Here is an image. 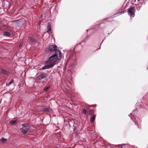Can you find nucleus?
Here are the masks:
<instances>
[{"label": "nucleus", "instance_id": "11", "mask_svg": "<svg viewBox=\"0 0 148 148\" xmlns=\"http://www.w3.org/2000/svg\"><path fill=\"white\" fill-rule=\"evenodd\" d=\"M41 111L42 112H48L49 111V109L48 108H43L41 109Z\"/></svg>", "mask_w": 148, "mask_h": 148}, {"label": "nucleus", "instance_id": "16", "mask_svg": "<svg viewBox=\"0 0 148 148\" xmlns=\"http://www.w3.org/2000/svg\"><path fill=\"white\" fill-rule=\"evenodd\" d=\"M96 116L95 114H93L92 117L90 119V121L91 122H93L95 119Z\"/></svg>", "mask_w": 148, "mask_h": 148}, {"label": "nucleus", "instance_id": "18", "mask_svg": "<svg viewBox=\"0 0 148 148\" xmlns=\"http://www.w3.org/2000/svg\"><path fill=\"white\" fill-rule=\"evenodd\" d=\"M50 88V86H48L47 87H44V90L46 91H47Z\"/></svg>", "mask_w": 148, "mask_h": 148}, {"label": "nucleus", "instance_id": "17", "mask_svg": "<svg viewBox=\"0 0 148 148\" xmlns=\"http://www.w3.org/2000/svg\"><path fill=\"white\" fill-rule=\"evenodd\" d=\"M7 140L3 138H1L0 139V141L3 143H4L7 141Z\"/></svg>", "mask_w": 148, "mask_h": 148}, {"label": "nucleus", "instance_id": "3", "mask_svg": "<svg viewBox=\"0 0 148 148\" xmlns=\"http://www.w3.org/2000/svg\"><path fill=\"white\" fill-rule=\"evenodd\" d=\"M55 54H56V57L58 60H60L61 59L62 55L60 51L58 50L56 51Z\"/></svg>", "mask_w": 148, "mask_h": 148}, {"label": "nucleus", "instance_id": "19", "mask_svg": "<svg viewBox=\"0 0 148 148\" xmlns=\"http://www.w3.org/2000/svg\"><path fill=\"white\" fill-rule=\"evenodd\" d=\"M87 111L86 109H84L83 110V113L84 114H86Z\"/></svg>", "mask_w": 148, "mask_h": 148}, {"label": "nucleus", "instance_id": "4", "mask_svg": "<svg viewBox=\"0 0 148 148\" xmlns=\"http://www.w3.org/2000/svg\"><path fill=\"white\" fill-rule=\"evenodd\" d=\"M46 74L45 73H43L40 75L36 77V79L38 81H40L45 78L46 76Z\"/></svg>", "mask_w": 148, "mask_h": 148}, {"label": "nucleus", "instance_id": "29", "mask_svg": "<svg viewBox=\"0 0 148 148\" xmlns=\"http://www.w3.org/2000/svg\"><path fill=\"white\" fill-rule=\"evenodd\" d=\"M136 124V125L137 124L136 122V124Z\"/></svg>", "mask_w": 148, "mask_h": 148}, {"label": "nucleus", "instance_id": "10", "mask_svg": "<svg viewBox=\"0 0 148 148\" xmlns=\"http://www.w3.org/2000/svg\"><path fill=\"white\" fill-rule=\"evenodd\" d=\"M18 122V120L17 119H16L15 120L10 121L9 123L11 125L16 124Z\"/></svg>", "mask_w": 148, "mask_h": 148}, {"label": "nucleus", "instance_id": "12", "mask_svg": "<svg viewBox=\"0 0 148 148\" xmlns=\"http://www.w3.org/2000/svg\"><path fill=\"white\" fill-rule=\"evenodd\" d=\"M3 35L4 36L10 37V34L9 32H5L3 33Z\"/></svg>", "mask_w": 148, "mask_h": 148}, {"label": "nucleus", "instance_id": "15", "mask_svg": "<svg viewBox=\"0 0 148 148\" xmlns=\"http://www.w3.org/2000/svg\"><path fill=\"white\" fill-rule=\"evenodd\" d=\"M47 33H49V32L51 31V25L50 24L48 25L47 27Z\"/></svg>", "mask_w": 148, "mask_h": 148}, {"label": "nucleus", "instance_id": "26", "mask_svg": "<svg viewBox=\"0 0 148 148\" xmlns=\"http://www.w3.org/2000/svg\"><path fill=\"white\" fill-rule=\"evenodd\" d=\"M1 20H0V24L1 23Z\"/></svg>", "mask_w": 148, "mask_h": 148}, {"label": "nucleus", "instance_id": "7", "mask_svg": "<svg viewBox=\"0 0 148 148\" xmlns=\"http://www.w3.org/2000/svg\"><path fill=\"white\" fill-rule=\"evenodd\" d=\"M0 72L5 75H8L10 73L5 70L2 68H0Z\"/></svg>", "mask_w": 148, "mask_h": 148}, {"label": "nucleus", "instance_id": "28", "mask_svg": "<svg viewBox=\"0 0 148 148\" xmlns=\"http://www.w3.org/2000/svg\"><path fill=\"white\" fill-rule=\"evenodd\" d=\"M1 28L0 27V30H1Z\"/></svg>", "mask_w": 148, "mask_h": 148}, {"label": "nucleus", "instance_id": "20", "mask_svg": "<svg viewBox=\"0 0 148 148\" xmlns=\"http://www.w3.org/2000/svg\"><path fill=\"white\" fill-rule=\"evenodd\" d=\"M14 81V80L13 79H12L11 80V81H10L9 82V84L10 85L11 84H12L13 82Z\"/></svg>", "mask_w": 148, "mask_h": 148}, {"label": "nucleus", "instance_id": "9", "mask_svg": "<svg viewBox=\"0 0 148 148\" xmlns=\"http://www.w3.org/2000/svg\"><path fill=\"white\" fill-rule=\"evenodd\" d=\"M29 130V127L26 128L25 129H22L21 132L23 134H25L28 132Z\"/></svg>", "mask_w": 148, "mask_h": 148}, {"label": "nucleus", "instance_id": "22", "mask_svg": "<svg viewBox=\"0 0 148 148\" xmlns=\"http://www.w3.org/2000/svg\"><path fill=\"white\" fill-rule=\"evenodd\" d=\"M141 6H138V7H137V9L138 10H139L140 9Z\"/></svg>", "mask_w": 148, "mask_h": 148}, {"label": "nucleus", "instance_id": "21", "mask_svg": "<svg viewBox=\"0 0 148 148\" xmlns=\"http://www.w3.org/2000/svg\"><path fill=\"white\" fill-rule=\"evenodd\" d=\"M93 112V110H90L89 112V113L90 114H91Z\"/></svg>", "mask_w": 148, "mask_h": 148}, {"label": "nucleus", "instance_id": "24", "mask_svg": "<svg viewBox=\"0 0 148 148\" xmlns=\"http://www.w3.org/2000/svg\"><path fill=\"white\" fill-rule=\"evenodd\" d=\"M96 105H90V107H95L96 106Z\"/></svg>", "mask_w": 148, "mask_h": 148}, {"label": "nucleus", "instance_id": "25", "mask_svg": "<svg viewBox=\"0 0 148 148\" xmlns=\"http://www.w3.org/2000/svg\"><path fill=\"white\" fill-rule=\"evenodd\" d=\"M118 14H121L122 13L121 12L119 13Z\"/></svg>", "mask_w": 148, "mask_h": 148}, {"label": "nucleus", "instance_id": "1", "mask_svg": "<svg viewBox=\"0 0 148 148\" xmlns=\"http://www.w3.org/2000/svg\"><path fill=\"white\" fill-rule=\"evenodd\" d=\"M57 60V58L56 57V54H54L51 56L48 60L46 62L47 63H50V62L55 63Z\"/></svg>", "mask_w": 148, "mask_h": 148}, {"label": "nucleus", "instance_id": "14", "mask_svg": "<svg viewBox=\"0 0 148 148\" xmlns=\"http://www.w3.org/2000/svg\"><path fill=\"white\" fill-rule=\"evenodd\" d=\"M22 126L24 127H27L30 125V123H23L22 124Z\"/></svg>", "mask_w": 148, "mask_h": 148}, {"label": "nucleus", "instance_id": "27", "mask_svg": "<svg viewBox=\"0 0 148 148\" xmlns=\"http://www.w3.org/2000/svg\"><path fill=\"white\" fill-rule=\"evenodd\" d=\"M107 19V18H106V19H105L104 20H104H106Z\"/></svg>", "mask_w": 148, "mask_h": 148}, {"label": "nucleus", "instance_id": "2", "mask_svg": "<svg viewBox=\"0 0 148 148\" xmlns=\"http://www.w3.org/2000/svg\"><path fill=\"white\" fill-rule=\"evenodd\" d=\"M128 14L130 16L134 17V16L135 9L134 7H131L128 10Z\"/></svg>", "mask_w": 148, "mask_h": 148}, {"label": "nucleus", "instance_id": "13", "mask_svg": "<svg viewBox=\"0 0 148 148\" xmlns=\"http://www.w3.org/2000/svg\"><path fill=\"white\" fill-rule=\"evenodd\" d=\"M29 39L31 42H36V40L35 39L31 36L29 37Z\"/></svg>", "mask_w": 148, "mask_h": 148}, {"label": "nucleus", "instance_id": "8", "mask_svg": "<svg viewBox=\"0 0 148 148\" xmlns=\"http://www.w3.org/2000/svg\"><path fill=\"white\" fill-rule=\"evenodd\" d=\"M82 47L81 45V44L80 43L75 47L74 49L77 50L78 52H79L81 50Z\"/></svg>", "mask_w": 148, "mask_h": 148}, {"label": "nucleus", "instance_id": "23", "mask_svg": "<svg viewBox=\"0 0 148 148\" xmlns=\"http://www.w3.org/2000/svg\"><path fill=\"white\" fill-rule=\"evenodd\" d=\"M125 145L124 144V145H121V146H120V148H123V146H124Z\"/></svg>", "mask_w": 148, "mask_h": 148}, {"label": "nucleus", "instance_id": "5", "mask_svg": "<svg viewBox=\"0 0 148 148\" xmlns=\"http://www.w3.org/2000/svg\"><path fill=\"white\" fill-rule=\"evenodd\" d=\"M55 64V63L50 64H48L45 65L42 68V70L48 69L52 68Z\"/></svg>", "mask_w": 148, "mask_h": 148}, {"label": "nucleus", "instance_id": "6", "mask_svg": "<svg viewBox=\"0 0 148 148\" xmlns=\"http://www.w3.org/2000/svg\"><path fill=\"white\" fill-rule=\"evenodd\" d=\"M49 51H54L57 50H56L57 47L56 45H51L49 46Z\"/></svg>", "mask_w": 148, "mask_h": 148}]
</instances>
